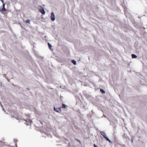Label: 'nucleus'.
<instances>
[{
  "instance_id": "obj_6",
  "label": "nucleus",
  "mask_w": 147,
  "mask_h": 147,
  "mask_svg": "<svg viewBox=\"0 0 147 147\" xmlns=\"http://www.w3.org/2000/svg\"><path fill=\"white\" fill-rule=\"evenodd\" d=\"M131 57L132 58H136L137 57V56L134 54H132Z\"/></svg>"
},
{
  "instance_id": "obj_7",
  "label": "nucleus",
  "mask_w": 147,
  "mask_h": 147,
  "mask_svg": "<svg viewBox=\"0 0 147 147\" xmlns=\"http://www.w3.org/2000/svg\"><path fill=\"white\" fill-rule=\"evenodd\" d=\"M67 106L65 105L64 104H62V108H66Z\"/></svg>"
},
{
  "instance_id": "obj_9",
  "label": "nucleus",
  "mask_w": 147,
  "mask_h": 147,
  "mask_svg": "<svg viewBox=\"0 0 147 147\" xmlns=\"http://www.w3.org/2000/svg\"><path fill=\"white\" fill-rule=\"evenodd\" d=\"M71 62L74 64L76 65V62L74 60H72L71 61Z\"/></svg>"
},
{
  "instance_id": "obj_13",
  "label": "nucleus",
  "mask_w": 147,
  "mask_h": 147,
  "mask_svg": "<svg viewBox=\"0 0 147 147\" xmlns=\"http://www.w3.org/2000/svg\"><path fill=\"white\" fill-rule=\"evenodd\" d=\"M76 141H78L79 142H80V141L78 139H76Z\"/></svg>"
},
{
  "instance_id": "obj_8",
  "label": "nucleus",
  "mask_w": 147,
  "mask_h": 147,
  "mask_svg": "<svg viewBox=\"0 0 147 147\" xmlns=\"http://www.w3.org/2000/svg\"><path fill=\"white\" fill-rule=\"evenodd\" d=\"M100 91L102 93L104 94L105 93V91L102 89H100Z\"/></svg>"
},
{
  "instance_id": "obj_3",
  "label": "nucleus",
  "mask_w": 147,
  "mask_h": 147,
  "mask_svg": "<svg viewBox=\"0 0 147 147\" xmlns=\"http://www.w3.org/2000/svg\"><path fill=\"white\" fill-rule=\"evenodd\" d=\"M51 20L53 21L55 20V15L54 13L53 12L51 13Z\"/></svg>"
},
{
  "instance_id": "obj_5",
  "label": "nucleus",
  "mask_w": 147,
  "mask_h": 147,
  "mask_svg": "<svg viewBox=\"0 0 147 147\" xmlns=\"http://www.w3.org/2000/svg\"><path fill=\"white\" fill-rule=\"evenodd\" d=\"M5 4L4 3H3V5H2V6H3V8H2V9H1V10H0V11H6V9L5 8Z\"/></svg>"
},
{
  "instance_id": "obj_10",
  "label": "nucleus",
  "mask_w": 147,
  "mask_h": 147,
  "mask_svg": "<svg viewBox=\"0 0 147 147\" xmlns=\"http://www.w3.org/2000/svg\"><path fill=\"white\" fill-rule=\"evenodd\" d=\"M48 46H49V48L50 49H51V48L52 47L51 45L49 43H48Z\"/></svg>"
},
{
  "instance_id": "obj_4",
  "label": "nucleus",
  "mask_w": 147,
  "mask_h": 147,
  "mask_svg": "<svg viewBox=\"0 0 147 147\" xmlns=\"http://www.w3.org/2000/svg\"><path fill=\"white\" fill-rule=\"evenodd\" d=\"M54 110L55 111H56L57 112H58V113H60L61 111V108H54Z\"/></svg>"
},
{
  "instance_id": "obj_2",
  "label": "nucleus",
  "mask_w": 147,
  "mask_h": 147,
  "mask_svg": "<svg viewBox=\"0 0 147 147\" xmlns=\"http://www.w3.org/2000/svg\"><path fill=\"white\" fill-rule=\"evenodd\" d=\"M100 132L101 134L102 135L103 137L107 141H108L110 142H111V141L108 139V138H107L106 137V134L104 132L101 131Z\"/></svg>"
},
{
  "instance_id": "obj_1",
  "label": "nucleus",
  "mask_w": 147,
  "mask_h": 147,
  "mask_svg": "<svg viewBox=\"0 0 147 147\" xmlns=\"http://www.w3.org/2000/svg\"><path fill=\"white\" fill-rule=\"evenodd\" d=\"M39 11L42 14H45V12L42 6H39L38 7Z\"/></svg>"
},
{
  "instance_id": "obj_11",
  "label": "nucleus",
  "mask_w": 147,
  "mask_h": 147,
  "mask_svg": "<svg viewBox=\"0 0 147 147\" xmlns=\"http://www.w3.org/2000/svg\"><path fill=\"white\" fill-rule=\"evenodd\" d=\"M26 23H28L29 24H30V20H26Z\"/></svg>"
},
{
  "instance_id": "obj_12",
  "label": "nucleus",
  "mask_w": 147,
  "mask_h": 147,
  "mask_svg": "<svg viewBox=\"0 0 147 147\" xmlns=\"http://www.w3.org/2000/svg\"><path fill=\"white\" fill-rule=\"evenodd\" d=\"M94 147H97V146L95 144H94Z\"/></svg>"
}]
</instances>
